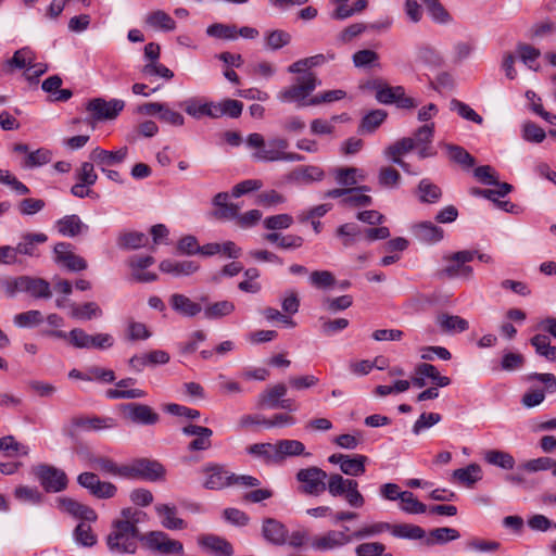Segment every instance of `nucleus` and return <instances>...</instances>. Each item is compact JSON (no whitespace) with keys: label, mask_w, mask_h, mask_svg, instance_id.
Listing matches in <instances>:
<instances>
[{"label":"nucleus","mask_w":556,"mask_h":556,"mask_svg":"<svg viewBox=\"0 0 556 556\" xmlns=\"http://www.w3.org/2000/svg\"><path fill=\"white\" fill-rule=\"evenodd\" d=\"M146 514L132 507L121 510V517L113 520L106 536V545L115 554H134L139 536L138 523Z\"/></svg>","instance_id":"nucleus-1"},{"label":"nucleus","mask_w":556,"mask_h":556,"mask_svg":"<svg viewBox=\"0 0 556 556\" xmlns=\"http://www.w3.org/2000/svg\"><path fill=\"white\" fill-rule=\"evenodd\" d=\"M320 85L317 76L307 72L295 79V83L278 92L277 98L281 102H294L298 108L312 106L309 96Z\"/></svg>","instance_id":"nucleus-2"},{"label":"nucleus","mask_w":556,"mask_h":556,"mask_svg":"<svg viewBox=\"0 0 556 556\" xmlns=\"http://www.w3.org/2000/svg\"><path fill=\"white\" fill-rule=\"evenodd\" d=\"M295 478L300 483L298 491L309 496H319L326 491L328 475L319 467L312 466L300 469Z\"/></svg>","instance_id":"nucleus-3"},{"label":"nucleus","mask_w":556,"mask_h":556,"mask_svg":"<svg viewBox=\"0 0 556 556\" xmlns=\"http://www.w3.org/2000/svg\"><path fill=\"white\" fill-rule=\"evenodd\" d=\"M33 473L46 492L58 493L67 488L66 473L52 465L40 464L33 468Z\"/></svg>","instance_id":"nucleus-4"},{"label":"nucleus","mask_w":556,"mask_h":556,"mask_svg":"<svg viewBox=\"0 0 556 556\" xmlns=\"http://www.w3.org/2000/svg\"><path fill=\"white\" fill-rule=\"evenodd\" d=\"M289 147V142L285 138H273L269 139L267 144H265V148L262 150H258L254 156L257 160L265 161V162H277V161H285V162H302L304 161V156L294 153V152H286V149Z\"/></svg>","instance_id":"nucleus-5"},{"label":"nucleus","mask_w":556,"mask_h":556,"mask_svg":"<svg viewBox=\"0 0 556 556\" xmlns=\"http://www.w3.org/2000/svg\"><path fill=\"white\" fill-rule=\"evenodd\" d=\"M164 476L165 468L157 460L139 458L129 465H125V478L127 479L157 481L163 479Z\"/></svg>","instance_id":"nucleus-6"},{"label":"nucleus","mask_w":556,"mask_h":556,"mask_svg":"<svg viewBox=\"0 0 556 556\" xmlns=\"http://www.w3.org/2000/svg\"><path fill=\"white\" fill-rule=\"evenodd\" d=\"M475 256L476 252L469 250L458 251L445 256L444 260L447 262V265L443 269V274L448 278L460 277L470 279L473 275V269L466 264L471 262Z\"/></svg>","instance_id":"nucleus-7"},{"label":"nucleus","mask_w":556,"mask_h":556,"mask_svg":"<svg viewBox=\"0 0 556 556\" xmlns=\"http://www.w3.org/2000/svg\"><path fill=\"white\" fill-rule=\"evenodd\" d=\"M147 546L160 555L181 556L184 554V545L180 541L170 539L163 531H151L146 535Z\"/></svg>","instance_id":"nucleus-8"},{"label":"nucleus","mask_w":556,"mask_h":556,"mask_svg":"<svg viewBox=\"0 0 556 556\" xmlns=\"http://www.w3.org/2000/svg\"><path fill=\"white\" fill-rule=\"evenodd\" d=\"M204 476L203 486L207 490H222L231 486L233 472H230L225 465L210 463L201 468Z\"/></svg>","instance_id":"nucleus-9"},{"label":"nucleus","mask_w":556,"mask_h":556,"mask_svg":"<svg viewBox=\"0 0 556 556\" xmlns=\"http://www.w3.org/2000/svg\"><path fill=\"white\" fill-rule=\"evenodd\" d=\"M121 412L128 421L142 426H152L159 422L160 415L149 405L141 403H125Z\"/></svg>","instance_id":"nucleus-10"},{"label":"nucleus","mask_w":556,"mask_h":556,"mask_svg":"<svg viewBox=\"0 0 556 556\" xmlns=\"http://www.w3.org/2000/svg\"><path fill=\"white\" fill-rule=\"evenodd\" d=\"M125 102L119 99L106 101L102 98H94L87 104V111L96 121L114 119L123 111Z\"/></svg>","instance_id":"nucleus-11"},{"label":"nucleus","mask_w":556,"mask_h":556,"mask_svg":"<svg viewBox=\"0 0 556 556\" xmlns=\"http://www.w3.org/2000/svg\"><path fill=\"white\" fill-rule=\"evenodd\" d=\"M56 507L62 513L68 514L76 519H80L87 522H94L98 519V515L93 508L83 504L72 497L61 496L55 500Z\"/></svg>","instance_id":"nucleus-12"},{"label":"nucleus","mask_w":556,"mask_h":556,"mask_svg":"<svg viewBox=\"0 0 556 556\" xmlns=\"http://www.w3.org/2000/svg\"><path fill=\"white\" fill-rule=\"evenodd\" d=\"M328 460L331 464H338L340 466V470L344 475L351 477H358L365 472L368 457L361 454H332L331 456H329Z\"/></svg>","instance_id":"nucleus-13"},{"label":"nucleus","mask_w":556,"mask_h":556,"mask_svg":"<svg viewBox=\"0 0 556 556\" xmlns=\"http://www.w3.org/2000/svg\"><path fill=\"white\" fill-rule=\"evenodd\" d=\"M55 262L71 271H81L87 268V262L73 251L71 243L60 242L54 247Z\"/></svg>","instance_id":"nucleus-14"},{"label":"nucleus","mask_w":556,"mask_h":556,"mask_svg":"<svg viewBox=\"0 0 556 556\" xmlns=\"http://www.w3.org/2000/svg\"><path fill=\"white\" fill-rule=\"evenodd\" d=\"M182 433L187 437H195L188 445V451L190 452H199V451H207L212 446V437L213 430L198 426L193 424H189L182 428Z\"/></svg>","instance_id":"nucleus-15"},{"label":"nucleus","mask_w":556,"mask_h":556,"mask_svg":"<svg viewBox=\"0 0 556 556\" xmlns=\"http://www.w3.org/2000/svg\"><path fill=\"white\" fill-rule=\"evenodd\" d=\"M350 543L345 531L329 530L312 539L311 546L319 552L341 548Z\"/></svg>","instance_id":"nucleus-16"},{"label":"nucleus","mask_w":556,"mask_h":556,"mask_svg":"<svg viewBox=\"0 0 556 556\" xmlns=\"http://www.w3.org/2000/svg\"><path fill=\"white\" fill-rule=\"evenodd\" d=\"M169 305L178 315L182 317H194L202 311L200 303L192 301L182 293H173L168 299Z\"/></svg>","instance_id":"nucleus-17"},{"label":"nucleus","mask_w":556,"mask_h":556,"mask_svg":"<svg viewBox=\"0 0 556 556\" xmlns=\"http://www.w3.org/2000/svg\"><path fill=\"white\" fill-rule=\"evenodd\" d=\"M325 178V172L316 165H304L295 167L288 175L292 182L308 185L314 181H321Z\"/></svg>","instance_id":"nucleus-18"},{"label":"nucleus","mask_w":556,"mask_h":556,"mask_svg":"<svg viewBox=\"0 0 556 556\" xmlns=\"http://www.w3.org/2000/svg\"><path fill=\"white\" fill-rule=\"evenodd\" d=\"M128 155V148L123 147L117 151H108L101 148H96L90 153V159L97 163L99 166L108 167L119 164L124 162V160Z\"/></svg>","instance_id":"nucleus-19"},{"label":"nucleus","mask_w":556,"mask_h":556,"mask_svg":"<svg viewBox=\"0 0 556 556\" xmlns=\"http://www.w3.org/2000/svg\"><path fill=\"white\" fill-rule=\"evenodd\" d=\"M262 532L265 540L274 545H283L287 543V528L283 523L274 518H267L263 521Z\"/></svg>","instance_id":"nucleus-20"},{"label":"nucleus","mask_w":556,"mask_h":556,"mask_svg":"<svg viewBox=\"0 0 556 556\" xmlns=\"http://www.w3.org/2000/svg\"><path fill=\"white\" fill-rule=\"evenodd\" d=\"M413 233L417 240L426 243L439 242L444 237V230L431 222H421L414 225Z\"/></svg>","instance_id":"nucleus-21"},{"label":"nucleus","mask_w":556,"mask_h":556,"mask_svg":"<svg viewBox=\"0 0 556 556\" xmlns=\"http://www.w3.org/2000/svg\"><path fill=\"white\" fill-rule=\"evenodd\" d=\"M17 287L35 298L49 299L51 296L49 282L41 278L22 277L17 281Z\"/></svg>","instance_id":"nucleus-22"},{"label":"nucleus","mask_w":556,"mask_h":556,"mask_svg":"<svg viewBox=\"0 0 556 556\" xmlns=\"http://www.w3.org/2000/svg\"><path fill=\"white\" fill-rule=\"evenodd\" d=\"M155 511L161 518V523L168 530H181L186 528V522L177 517V508L167 504L155 505Z\"/></svg>","instance_id":"nucleus-23"},{"label":"nucleus","mask_w":556,"mask_h":556,"mask_svg":"<svg viewBox=\"0 0 556 556\" xmlns=\"http://www.w3.org/2000/svg\"><path fill=\"white\" fill-rule=\"evenodd\" d=\"M200 268L199 264L194 261H174L164 260L160 263L161 271L170 274L176 277L189 276L195 273Z\"/></svg>","instance_id":"nucleus-24"},{"label":"nucleus","mask_w":556,"mask_h":556,"mask_svg":"<svg viewBox=\"0 0 556 556\" xmlns=\"http://www.w3.org/2000/svg\"><path fill=\"white\" fill-rule=\"evenodd\" d=\"M55 227L58 231L65 237H76L88 230V226L75 214L60 218L55 223Z\"/></svg>","instance_id":"nucleus-25"},{"label":"nucleus","mask_w":556,"mask_h":556,"mask_svg":"<svg viewBox=\"0 0 556 556\" xmlns=\"http://www.w3.org/2000/svg\"><path fill=\"white\" fill-rule=\"evenodd\" d=\"M369 191L367 186L349 188V193L340 200V204L346 207H364L372 204V198L363 192Z\"/></svg>","instance_id":"nucleus-26"},{"label":"nucleus","mask_w":556,"mask_h":556,"mask_svg":"<svg viewBox=\"0 0 556 556\" xmlns=\"http://www.w3.org/2000/svg\"><path fill=\"white\" fill-rule=\"evenodd\" d=\"M34 62V54L29 48H22L14 52L13 56L3 65V72L11 73L13 68H31Z\"/></svg>","instance_id":"nucleus-27"},{"label":"nucleus","mask_w":556,"mask_h":556,"mask_svg":"<svg viewBox=\"0 0 556 556\" xmlns=\"http://www.w3.org/2000/svg\"><path fill=\"white\" fill-rule=\"evenodd\" d=\"M199 544L217 556H230L233 553L231 544L216 535H204L199 540Z\"/></svg>","instance_id":"nucleus-28"},{"label":"nucleus","mask_w":556,"mask_h":556,"mask_svg":"<svg viewBox=\"0 0 556 556\" xmlns=\"http://www.w3.org/2000/svg\"><path fill=\"white\" fill-rule=\"evenodd\" d=\"M92 469L103 473L125 478V465H117L113 459L105 456H92L89 459Z\"/></svg>","instance_id":"nucleus-29"},{"label":"nucleus","mask_w":556,"mask_h":556,"mask_svg":"<svg viewBox=\"0 0 556 556\" xmlns=\"http://www.w3.org/2000/svg\"><path fill=\"white\" fill-rule=\"evenodd\" d=\"M437 323L443 332H464L469 328V324L466 319L457 315H450L442 313L438 315Z\"/></svg>","instance_id":"nucleus-30"},{"label":"nucleus","mask_w":556,"mask_h":556,"mask_svg":"<svg viewBox=\"0 0 556 556\" xmlns=\"http://www.w3.org/2000/svg\"><path fill=\"white\" fill-rule=\"evenodd\" d=\"M416 148L415 140L409 137L402 138L384 150V155L393 163L402 161V156Z\"/></svg>","instance_id":"nucleus-31"},{"label":"nucleus","mask_w":556,"mask_h":556,"mask_svg":"<svg viewBox=\"0 0 556 556\" xmlns=\"http://www.w3.org/2000/svg\"><path fill=\"white\" fill-rule=\"evenodd\" d=\"M287 394V387L283 383H277L267 388L258 397V405L261 407L278 408V404Z\"/></svg>","instance_id":"nucleus-32"},{"label":"nucleus","mask_w":556,"mask_h":556,"mask_svg":"<svg viewBox=\"0 0 556 556\" xmlns=\"http://www.w3.org/2000/svg\"><path fill=\"white\" fill-rule=\"evenodd\" d=\"M336 235L341 238L343 247L350 248L363 238V229L355 223H346L337 228Z\"/></svg>","instance_id":"nucleus-33"},{"label":"nucleus","mask_w":556,"mask_h":556,"mask_svg":"<svg viewBox=\"0 0 556 556\" xmlns=\"http://www.w3.org/2000/svg\"><path fill=\"white\" fill-rule=\"evenodd\" d=\"M214 118L229 116L238 118L243 110L242 102L232 99H225L220 102H213Z\"/></svg>","instance_id":"nucleus-34"},{"label":"nucleus","mask_w":556,"mask_h":556,"mask_svg":"<svg viewBox=\"0 0 556 556\" xmlns=\"http://www.w3.org/2000/svg\"><path fill=\"white\" fill-rule=\"evenodd\" d=\"M185 112L193 118L200 119L203 116L214 118L213 102H201L198 99H188L182 104Z\"/></svg>","instance_id":"nucleus-35"},{"label":"nucleus","mask_w":556,"mask_h":556,"mask_svg":"<svg viewBox=\"0 0 556 556\" xmlns=\"http://www.w3.org/2000/svg\"><path fill=\"white\" fill-rule=\"evenodd\" d=\"M73 425L84 430H102L115 427V421L110 417H77L73 419Z\"/></svg>","instance_id":"nucleus-36"},{"label":"nucleus","mask_w":556,"mask_h":556,"mask_svg":"<svg viewBox=\"0 0 556 556\" xmlns=\"http://www.w3.org/2000/svg\"><path fill=\"white\" fill-rule=\"evenodd\" d=\"M453 478L464 485L472 486L482 479V470L478 464H469L465 468L454 470Z\"/></svg>","instance_id":"nucleus-37"},{"label":"nucleus","mask_w":556,"mask_h":556,"mask_svg":"<svg viewBox=\"0 0 556 556\" xmlns=\"http://www.w3.org/2000/svg\"><path fill=\"white\" fill-rule=\"evenodd\" d=\"M48 240L47 235L40 233H25L22 241L15 247L16 253L34 256L36 255V244L45 243Z\"/></svg>","instance_id":"nucleus-38"},{"label":"nucleus","mask_w":556,"mask_h":556,"mask_svg":"<svg viewBox=\"0 0 556 556\" xmlns=\"http://www.w3.org/2000/svg\"><path fill=\"white\" fill-rule=\"evenodd\" d=\"M334 178L338 185L350 188L358 181H363L365 179V175L362 169L356 167H341L336 169Z\"/></svg>","instance_id":"nucleus-39"},{"label":"nucleus","mask_w":556,"mask_h":556,"mask_svg":"<svg viewBox=\"0 0 556 556\" xmlns=\"http://www.w3.org/2000/svg\"><path fill=\"white\" fill-rule=\"evenodd\" d=\"M445 149L447 151L448 159L463 168H470L476 164L475 157L467 152L463 147L457 144L447 143L445 144Z\"/></svg>","instance_id":"nucleus-40"},{"label":"nucleus","mask_w":556,"mask_h":556,"mask_svg":"<svg viewBox=\"0 0 556 556\" xmlns=\"http://www.w3.org/2000/svg\"><path fill=\"white\" fill-rule=\"evenodd\" d=\"M146 23L153 29H161L164 31L174 30L176 27L175 21L162 10L149 13L146 17Z\"/></svg>","instance_id":"nucleus-41"},{"label":"nucleus","mask_w":556,"mask_h":556,"mask_svg":"<svg viewBox=\"0 0 556 556\" xmlns=\"http://www.w3.org/2000/svg\"><path fill=\"white\" fill-rule=\"evenodd\" d=\"M459 538H460V533L454 528H448V527L435 528L429 532V535L426 539V544L429 546L434 545V544H446V543L457 540Z\"/></svg>","instance_id":"nucleus-42"},{"label":"nucleus","mask_w":556,"mask_h":556,"mask_svg":"<svg viewBox=\"0 0 556 556\" xmlns=\"http://www.w3.org/2000/svg\"><path fill=\"white\" fill-rule=\"evenodd\" d=\"M71 316L76 319L90 320L102 316V309L94 302H87L83 305L70 304Z\"/></svg>","instance_id":"nucleus-43"},{"label":"nucleus","mask_w":556,"mask_h":556,"mask_svg":"<svg viewBox=\"0 0 556 556\" xmlns=\"http://www.w3.org/2000/svg\"><path fill=\"white\" fill-rule=\"evenodd\" d=\"M390 532L396 538L408 540H420L426 535L421 527L412 523L391 525Z\"/></svg>","instance_id":"nucleus-44"},{"label":"nucleus","mask_w":556,"mask_h":556,"mask_svg":"<svg viewBox=\"0 0 556 556\" xmlns=\"http://www.w3.org/2000/svg\"><path fill=\"white\" fill-rule=\"evenodd\" d=\"M108 399L119 400V399H142L147 396V392L141 389H128L127 386H122V380L116 382L115 389H109L105 392Z\"/></svg>","instance_id":"nucleus-45"},{"label":"nucleus","mask_w":556,"mask_h":556,"mask_svg":"<svg viewBox=\"0 0 556 556\" xmlns=\"http://www.w3.org/2000/svg\"><path fill=\"white\" fill-rule=\"evenodd\" d=\"M0 452L5 456H26L29 453L28 446L17 442L13 435H7L0 439Z\"/></svg>","instance_id":"nucleus-46"},{"label":"nucleus","mask_w":556,"mask_h":556,"mask_svg":"<svg viewBox=\"0 0 556 556\" xmlns=\"http://www.w3.org/2000/svg\"><path fill=\"white\" fill-rule=\"evenodd\" d=\"M354 481V479H345L339 473H331L326 480V490L333 497L344 496L348 491V484Z\"/></svg>","instance_id":"nucleus-47"},{"label":"nucleus","mask_w":556,"mask_h":556,"mask_svg":"<svg viewBox=\"0 0 556 556\" xmlns=\"http://www.w3.org/2000/svg\"><path fill=\"white\" fill-rule=\"evenodd\" d=\"M495 186L497 189L471 188L470 193L475 197H482L492 202H497V198H504L513 190V186L507 182H498Z\"/></svg>","instance_id":"nucleus-48"},{"label":"nucleus","mask_w":556,"mask_h":556,"mask_svg":"<svg viewBox=\"0 0 556 556\" xmlns=\"http://www.w3.org/2000/svg\"><path fill=\"white\" fill-rule=\"evenodd\" d=\"M235 311V304L230 301H219L208 304L204 308L206 319H218L230 315Z\"/></svg>","instance_id":"nucleus-49"},{"label":"nucleus","mask_w":556,"mask_h":556,"mask_svg":"<svg viewBox=\"0 0 556 556\" xmlns=\"http://www.w3.org/2000/svg\"><path fill=\"white\" fill-rule=\"evenodd\" d=\"M484 459L486 463L503 469H513L515 466L514 457L509 453L498 450L485 452Z\"/></svg>","instance_id":"nucleus-50"},{"label":"nucleus","mask_w":556,"mask_h":556,"mask_svg":"<svg viewBox=\"0 0 556 556\" xmlns=\"http://www.w3.org/2000/svg\"><path fill=\"white\" fill-rule=\"evenodd\" d=\"M117 242L123 249L136 250L147 244L148 237L138 231L124 232L118 236Z\"/></svg>","instance_id":"nucleus-51"},{"label":"nucleus","mask_w":556,"mask_h":556,"mask_svg":"<svg viewBox=\"0 0 556 556\" xmlns=\"http://www.w3.org/2000/svg\"><path fill=\"white\" fill-rule=\"evenodd\" d=\"M52 160V153L50 150L40 148L36 151H33L28 153L23 162L22 167L23 168H34L38 166H42L45 164H48Z\"/></svg>","instance_id":"nucleus-52"},{"label":"nucleus","mask_w":556,"mask_h":556,"mask_svg":"<svg viewBox=\"0 0 556 556\" xmlns=\"http://www.w3.org/2000/svg\"><path fill=\"white\" fill-rule=\"evenodd\" d=\"M418 192L419 199L424 203H435L442 195L440 187L432 184L429 179L420 180L418 185Z\"/></svg>","instance_id":"nucleus-53"},{"label":"nucleus","mask_w":556,"mask_h":556,"mask_svg":"<svg viewBox=\"0 0 556 556\" xmlns=\"http://www.w3.org/2000/svg\"><path fill=\"white\" fill-rule=\"evenodd\" d=\"M305 446L298 440H280L275 444L276 454L280 457L304 454Z\"/></svg>","instance_id":"nucleus-54"},{"label":"nucleus","mask_w":556,"mask_h":556,"mask_svg":"<svg viewBox=\"0 0 556 556\" xmlns=\"http://www.w3.org/2000/svg\"><path fill=\"white\" fill-rule=\"evenodd\" d=\"M416 372L420 376L430 378L437 387H447L451 383V379L446 376H442L439 370L431 364L421 363L416 367Z\"/></svg>","instance_id":"nucleus-55"},{"label":"nucleus","mask_w":556,"mask_h":556,"mask_svg":"<svg viewBox=\"0 0 556 556\" xmlns=\"http://www.w3.org/2000/svg\"><path fill=\"white\" fill-rule=\"evenodd\" d=\"M14 496L22 503L33 505L40 504L43 500L42 493L36 486L18 485L14 490Z\"/></svg>","instance_id":"nucleus-56"},{"label":"nucleus","mask_w":556,"mask_h":556,"mask_svg":"<svg viewBox=\"0 0 556 556\" xmlns=\"http://www.w3.org/2000/svg\"><path fill=\"white\" fill-rule=\"evenodd\" d=\"M76 543L84 547H91L97 543V535L93 533L90 525L80 522L73 532Z\"/></svg>","instance_id":"nucleus-57"},{"label":"nucleus","mask_w":556,"mask_h":556,"mask_svg":"<svg viewBox=\"0 0 556 556\" xmlns=\"http://www.w3.org/2000/svg\"><path fill=\"white\" fill-rule=\"evenodd\" d=\"M206 34L218 39L235 40L238 37V29L235 25L215 23L206 28Z\"/></svg>","instance_id":"nucleus-58"},{"label":"nucleus","mask_w":556,"mask_h":556,"mask_svg":"<svg viewBox=\"0 0 556 556\" xmlns=\"http://www.w3.org/2000/svg\"><path fill=\"white\" fill-rule=\"evenodd\" d=\"M517 54L521 62L527 65L530 70L536 71L538 68L533 66V63L540 58L541 51L529 45L520 42L516 47Z\"/></svg>","instance_id":"nucleus-59"},{"label":"nucleus","mask_w":556,"mask_h":556,"mask_svg":"<svg viewBox=\"0 0 556 556\" xmlns=\"http://www.w3.org/2000/svg\"><path fill=\"white\" fill-rule=\"evenodd\" d=\"M521 132L523 140L532 143H541L546 138L545 130L531 121L522 124Z\"/></svg>","instance_id":"nucleus-60"},{"label":"nucleus","mask_w":556,"mask_h":556,"mask_svg":"<svg viewBox=\"0 0 556 556\" xmlns=\"http://www.w3.org/2000/svg\"><path fill=\"white\" fill-rule=\"evenodd\" d=\"M355 67L364 68L378 65L379 54L370 49H363L355 52L352 56Z\"/></svg>","instance_id":"nucleus-61"},{"label":"nucleus","mask_w":556,"mask_h":556,"mask_svg":"<svg viewBox=\"0 0 556 556\" xmlns=\"http://www.w3.org/2000/svg\"><path fill=\"white\" fill-rule=\"evenodd\" d=\"M401 509L407 514H424L427 511V506L419 502L414 493L404 491L401 498Z\"/></svg>","instance_id":"nucleus-62"},{"label":"nucleus","mask_w":556,"mask_h":556,"mask_svg":"<svg viewBox=\"0 0 556 556\" xmlns=\"http://www.w3.org/2000/svg\"><path fill=\"white\" fill-rule=\"evenodd\" d=\"M431 15L432 20L440 24H445L451 21L448 12L440 3L439 0H421Z\"/></svg>","instance_id":"nucleus-63"},{"label":"nucleus","mask_w":556,"mask_h":556,"mask_svg":"<svg viewBox=\"0 0 556 556\" xmlns=\"http://www.w3.org/2000/svg\"><path fill=\"white\" fill-rule=\"evenodd\" d=\"M450 105H451V110L456 111L457 114L459 116H462L463 118L473 122L479 125L482 124L483 118L473 109H471L468 104H466L459 100L453 99L451 101Z\"/></svg>","instance_id":"nucleus-64"}]
</instances>
